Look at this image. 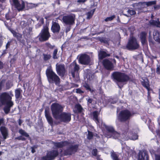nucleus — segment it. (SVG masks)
Instances as JSON below:
<instances>
[{
  "label": "nucleus",
  "instance_id": "obj_1",
  "mask_svg": "<svg viewBox=\"0 0 160 160\" xmlns=\"http://www.w3.org/2000/svg\"><path fill=\"white\" fill-rule=\"evenodd\" d=\"M13 94L12 91L9 92H2L0 95V106L1 105H5L3 110L5 114H8L10 112L11 108L14 105L12 101V97Z\"/></svg>",
  "mask_w": 160,
  "mask_h": 160
},
{
  "label": "nucleus",
  "instance_id": "obj_2",
  "mask_svg": "<svg viewBox=\"0 0 160 160\" xmlns=\"http://www.w3.org/2000/svg\"><path fill=\"white\" fill-rule=\"evenodd\" d=\"M112 76L119 87L121 88L123 86V83H126L130 79L129 76L125 73L115 71L113 72Z\"/></svg>",
  "mask_w": 160,
  "mask_h": 160
},
{
  "label": "nucleus",
  "instance_id": "obj_3",
  "mask_svg": "<svg viewBox=\"0 0 160 160\" xmlns=\"http://www.w3.org/2000/svg\"><path fill=\"white\" fill-rule=\"evenodd\" d=\"M46 74L48 80L50 83H54L56 85H58L60 84V78L53 71L51 68H48L46 69Z\"/></svg>",
  "mask_w": 160,
  "mask_h": 160
},
{
  "label": "nucleus",
  "instance_id": "obj_4",
  "mask_svg": "<svg viewBox=\"0 0 160 160\" xmlns=\"http://www.w3.org/2000/svg\"><path fill=\"white\" fill-rule=\"evenodd\" d=\"M51 36L49 32L48 25L46 24L43 26L41 32L37 37L40 42H44L48 41Z\"/></svg>",
  "mask_w": 160,
  "mask_h": 160
},
{
  "label": "nucleus",
  "instance_id": "obj_5",
  "mask_svg": "<svg viewBox=\"0 0 160 160\" xmlns=\"http://www.w3.org/2000/svg\"><path fill=\"white\" fill-rule=\"evenodd\" d=\"M51 109L53 117L58 120L59 115L62 112L63 107L59 104L54 102L51 105Z\"/></svg>",
  "mask_w": 160,
  "mask_h": 160
},
{
  "label": "nucleus",
  "instance_id": "obj_6",
  "mask_svg": "<svg viewBox=\"0 0 160 160\" xmlns=\"http://www.w3.org/2000/svg\"><path fill=\"white\" fill-rule=\"evenodd\" d=\"M79 145L76 144L74 145H71L69 147L64 150L62 152V149H60V154L61 157L67 156L68 155H72L74 154L77 152L78 149Z\"/></svg>",
  "mask_w": 160,
  "mask_h": 160
},
{
  "label": "nucleus",
  "instance_id": "obj_7",
  "mask_svg": "<svg viewBox=\"0 0 160 160\" xmlns=\"http://www.w3.org/2000/svg\"><path fill=\"white\" fill-rule=\"evenodd\" d=\"M132 116L131 112L127 109L121 111L119 113L118 116V121L121 122H128Z\"/></svg>",
  "mask_w": 160,
  "mask_h": 160
},
{
  "label": "nucleus",
  "instance_id": "obj_8",
  "mask_svg": "<svg viewBox=\"0 0 160 160\" xmlns=\"http://www.w3.org/2000/svg\"><path fill=\"white\" fill-rule=\"evenodd\" d=\"M139 44L136 38L132 37L129 39L126 47L127 49L131 50L137 49L139 48Z\"/></svg>",
  "mask_w": 160,
  "mask_h": 160
},
{
  "label": "nucleus",
  "instance_id": "obj_9",
  "mask_svg": "<svg viewBox=\"0 0 160 160\" xmlns=\"http://www.w3.org/2000/svg\"><path fill=\"white\" fill-rule=\"evenodd\" d=\"M59 154L57 149L52 150L48 152L46 155L42 157V160H53Z\"/></svg>",
  "mask_w": 160,
  "mask_h": 160
},
{
  "label": "nucleus",
  "instance_id": "obj_10",
  "mask_svg": "<svg viewBox=\"0 0 160 160\" xmlns=\"http://www.w3.org/2000/svg\"><path fill=\"white\" fill-rule=\"evenodd\" d=\"M76 16L75 14L71 13L64 16L62 18L63 22L66 25H72L75 23Z\"/></svg>",
  "mask_w": 160,
  "mask_h": 160
},
{
  "label": "nucleus",
  "instance_id": "obj_11",
  "mask_svg": "<svg viewBox=\"0 0 160 160\" xmlns=\"http://www.w3.org/2000/svg\"><path fill=\"white\" fill-rule=\"evenodd\" d=\"M58 118V119L61 122L67 123L70 122L71 119V114L69 112H62Z\"/></svg>",
  "mask_w": 160,
  "mask_h": 160
},
{
  "label": "nucleus",
  "instance_id": "obj_12",
  "mask_svg": "<svg viewBox=\"0 0 160 160\" xmlns=\"http://www.w3.org/2000/svg\"><path fill=\"white\" fill-rule=\"evenodd\" d=\"M80 69L79 65L76 62L74 61L70 65L69 68V72L71 73L72 76L73 78L75 77V73H78Z\"/></svg>",
  "mask_w": 160,
  "mask_h": 160
},
{
  "label": "nucleus",
  "instance_id": "obj_13",
  "mask_svg": "<svg viewBox=\"0 0 160 160\" xmlns=\"http://www.w3.org/2000/svg\"><path fill=\"white\" fill-rule=\"evenodd\" d=\"M79 63L82 65H88L91 62V59L89 55L84 53L80 55L79 58Z\"/></svg>",
  "mask_w": 160,
  "mask_h": 160
},
{
  "label": "nucleus",
  "instance_id": "obj_14",
  "mask_svg": "<svg viewBox=\"0 0 160 160\" xmlns=\"http://www.w3.org/2000/svg\"><path fill=\"white\" fill-rule=\"evenodd\" d=\"M102 64L105 69L108 70H113L114 66L112 62L108 59H105L103 60Z\"/></svg>",
  "mask_w": 160,
  "mask_h": 160
},
{
  "label": "nucleus",
  "instance_id": "obj_15",
  "mask_svg": "<svg viewBox=\"0 0 160 160\" xmlns=\"http://www.w3.org/2000/svg\"><path fill=\"white\" fill-rule=\"evenodd\" d=\"M12 1L14 6L18 11H21L24 8L25 3L22 0L19 1L18 0H12Z\"/></svg>",
  "mask_w": 160,
  "mask_h": 160
},
{
  "label": "nucleus",
  "instance_id": "obj_16",
  "mask_svg": "<svg viewBox=\"0 0 160 160\" xmlns=\"http://www.w3.org/2000/svg\"><path fill=\"white\" fill-rule=\"evenodd\" d=\"M56 71L57 74L60 76L63 77L66 72L65 66L64 64H59L56 65Z\"/></svg>",
  "mask_w": 160,
  "mask_h": 160
},
{
  "label": "nucleus",
  "instance_id": "obj_17",
  "mask_svg": "<svg viewBox=\"0 0 160 160\" xmlns=\"http://www.w3.org/2000/svg\"><path fill=\"white\" fill-rule=\"evenodd\" d=\"M52 144L56 148H61L69 145L71 143L67 141H64L60 142H55L52 141Z\"/></svg>",
  "mask_w": 160,
  "mask_h": 160
},
{
  "label": "nucleus",
  "instance_id": "obj_18",
  "mask_svg": "<svg viewBox=\"0 0 160 160\" xmlns=\"http://www.w3.org/2000/svg\"><path fill=\"white\" fill-rule=\"evenodd\" d=\"M60 27L59 24L56 22L52 21L51 27V30L53 33H58L60 30Z\"/></svg>",
  "mask_w": 160,
  "mask_h": 160
},
{
  "label": "nucleus",
  "instance_id": "obj_19",
  "mask_svg": "<svg viewBox=\"0 0 160 160\" xmlns=\"http://www.w3.org/2000/svg\"><path fill=\"white\" fill-rule=\"evenodd\" d=\"M0 132L4 139H6L8 136V130L5 126H2L0 127Z\"/></svg>",
  "mask_w": 160,
  "mask_h": 160
},
{
  "label": "nucleus",
  "instance_id": "obj_20",
  "mask_svg": "<svg viewBox=\"0 0 160 160\" xmlns=\"http://www.w3.org/2000/svg\"><path fill=\"white\" fill-rule=\"evenodd\" d=\"M45 115L47 121L49 124L51 126L53 124V120L51 116L49 111L48 110L45 109Z\"/></svg>",
  "mask_w": 160,
  "mask_h": 160
},
{
  "label": "nucleus",
  "instance_id": "obj_21",
  "mask_svg": "<svg viewBox=\"0 0 160 160\" xmlns=\"http://www.w3.org/2000/svg\"><path fill=\"white\" fill-rule=\"evenodd\" d=\"M110 56V54L102 50H100L98 53V59L100 60H102L107 57H109Z\"/></svg>",
  "mask_w": 160,
  "mask_h": 160
},
{
  "label": "nucleus",
  "instance_id": "obj_22",
  "mask_svg": "<svg viewBox=\"0 0 160 160\" xmlns=\"http://www.w3.org/2000/svg\"><path fill=\"white\" fill-rule=\"evenodd\" d=\"M10 31L13 34L14 37L16 38L18 41L22 43L24 42L25 41L24 40H21L22 38V35L21 34L16 32L15 30H11Z\"/></svg>",
  "mask_w": 160,
  "mask_h": 160
},
{
  "label": "nucleus",
  "instance_id": "obj_23",
  "mask_svg": "<svg viewBox=\"0 0 160 160\" xmlns=\"http://www.w3.org/2000/svg\"><path fill=\"white\" fill-rule=\"evenodd\" d=\"M149 156L146 152H140L138 156V160H148Z\"/></svg>",
  "mask_w": 160,
  "mask_h": 160
},
{
  "label": "nucleus",
  "instance_id": "obj_24",
  "mask_svg": "<svg viewBox=\"0 0 160 160\" xmlns=\"http://www.w3.org/2000/svg\"><path fill=\"white\" fill-rule=\"evenodd\" d=\"M147 33L145 31L142 32L140 34V38L142 45H145L147 42L146 36Z\"/></svg>",
  "mask_w": 160,
  "mask_h": 160
},
{
  "label": "nucleus",
  "instance_id": "obj_25",
  "mask_svg": "<svg viewBox=\"0 0 160 160\" xmlns=\"http://www.w3.org/2000/svg\"><path fill=\"white\" fill-rule=\"evenodd\" d=\"M22 90L20 88L16 89L15 90V96L16 99H20L22 97Z\"/></svg>",
  "mask_w": 160,
  "mask_h": 160
},
{
  "label": "nucleus",
  "instance_id": "obj_26",
  "mask_svg": "<svg viewBox=\"0 0 160 160\" xmlns=\"http://www.w3.org/2000/svg\"><path fill=\"white\" fill-rule=\"evenodd\" d=\"M154 39L158 43H160V32L158 30H155L153 33Z\"/></svg>",
  "mask_w": 160,
  "mask_h": 160
},
{
  "label": "nucleus",
  "instance_id": "obj_27",
  "mask_svg": "<svg viewBox=\"0 0 160 160\" xmlns=\"http://www.w3.org/2000/svg\"><path fill=\"white\" fill-rule=\"evenodd\" d=\"M139 4L142 5H146L147 6H150L154 5H156V1H149L148 2H140L139 3Z\"/></svg>",
  "mask_w": 160,
  "mask_h": 160
},
{
  "label": "nucleus",
  "instance_id": "obj_28",
  "mask_svg": "<svg viewBox=\"0 0 160 160\" xmlns=\"http://www.w3.org/2000/svg\"><path fill=\"white\" fill-rule=\"evenodd\" d=\"M19 133L22 136L25 137H26L30 139L31 138L30 137L29 135L24 130L20 129L19 130Z\"/></svg>",
  "mask_w": 160,
  "mask_h": 160
},
{
  "label": "nucleus",
  "instance_id": "obj_29",
  "mask_svg": "<svg viewBox=\"0 0 160 160\" xmlns=\"http://www.w3.org/2000/svg\"><path fill=\"white\" fill-rule=\"evenodd\" d=\"M86 100L87 101V105H89L90 104L91 105H94L96 103V102L94 101L92 98H86Z\"/></svg>",
  "mask_w": 160,
  "mask_h": 160
},
{
  "label": "nucleus",
  "instance_id": "obj_30",
  "mask_svg": "<svg viewBox=\"0 0 160 160\" xmlns=\"http://www.w3.org/2000/svg\"><path fill=\"white\" fill-rule=\"evenodd\" d=\"M92 115L93 117V119L95 121L99 122L98 119V116L99 115V113L98 111H94L92 112Z\"/></svg>",
  "mask_w": 160,
  "mask_h": 160
},
{
  "label": "nucleus",
  "instance_id": "obj_31",
  "mask_svg": "<svg viewBox=\"0 0 160 160\" xmlns=\"http://www.w3.org/2000/svg\"><path fill=\"white\" fill-rule=\"evenodd\" d=\"M75 108L77 109L76 112L78 113H81L83 110V108L80 104L76 105Z\"/></svg>",
  "mask_w": 160,
  "mask_h": 160
},
{
  "label": "nucleus",
  "instance_id": "obj_32",
  "mask_svg": "<svg viewBox=\"0 0 160 160\" xmlns=\"http://www.w3.org/2000/svg\"><path fill=\"white\" fill-rule=\"evenodd\" d=\"M105 128L107 132L111 134H112L115 130L113 128L112 126H105Z\"/></svg>",
  "mask_w": 160,
  "mask_h": 160
},
{
  "label": "nucleus",
  "instance_id": "obj_33",
  "mask_svg": "<svg viewBox=\"0 0 160 160\" xmlns=\"http://www.w3.org/2000/svg\"><path fill=\"white\" fill-rule=\"evenodd\" d=\"M43 59L44 61H47L49 60L51 58V56L50 54H43Z\"/></svg>",
  "mask_w": 160,
  "mask_h": 160
},
{
  "label": "nucleus",
  "instance_id": "obj_34",
  "mask_svg": "<svg viewBox=\"0 0 160 160\" xmlns=\"http://www.w3.org/2000/svg\"><path fill=\"white\" fill-rule=\"evenodd\" d=\"M95 9H93L87 12V18L90 19L92 17V16H93L95 11Z\"/></svg>",
  "mask_w": 160,
  "mask_h": 160
},
{
  "label": "nucleus",
  "instance_id": "obj_35",
  "mask_svg": "<svg viewBox=\"0 0 160 160\" xmlns=\"http://www.w3.org/2000/svg\"><path fill=\"white\" fill-rule=\"evenodd\" d=\"M111 157L113 160H119L118 156L115 152H113L112 153Z\"/></svg>",
  "mask_w": 160,
  "mask_h": 160
},
{
  "label": "nucleus",
  "instance_id": "obj_36",
  "mask_svg": "<svg viewBox=\"0 0 160 160\" xmlns=\"http://www.w3.org/2000/svg\"><path fill=\"white\" fill-rule=\"evenodd\" d=\"M88 133L87 135V139L89 140L92 139L94 136L93 132L89 130L88 131Z\"/></svg>",
  "mask_w": 160,
  "mask_h": 160
},
{
  "label": "nucleus",
  "instance_id": "obj_37",
  "mask_svg": "<svg viewBox=\"0 0 160 160\" xmlns=\"http://www.w3.org/2000/svg\"><path fill=\"white\" fill-rule=\"evenodd\" d=\"M142 84L144 87L148 91H149L150 88L149 84L148 82L145 81H144L142 82Z\"/></svg>",
  "mask_w": 160,
  "mask_h": 160
},
{
  "label": "nucleus",
  "instance_id": "obj_38",
  "mask_svg": "<svg viewBox=\"0 0 160 160\" xmlns=\"http://www.w3.org/2000/svg\"><path fill=\"white\" fill-rule=\"evenodd\" d=\"M83 86L87 90H89L92 93L93 92V90L90 88L89 85L87 83H85L83 85Z\"/></svg>",
  "mask_w": 160,
  "mask_h": 160
},
{
  "label": "nucleus",
  "instance_id": "obj_39",
  "mask_svg": "<svg viewBox=\"0 0 160 160\" xmlns=\"http://www.w3.org/2000/svg\"><path fill=\"white\" fill-rule=\"evenodd\" d=\"M98 39L101 42H103L106 44H107L108 43V40H106V38L104 37H98Z\"/></svg>",
  "mask_w": 160,
  "mask_h": 160
},
{
  "label": "nucleus",
  "instance_id": "obj_40",
  "mask_svg": "<svg viewBox=\"0 0 160 160\" xmlns=\"http://www.w3.org/2000/svg\"><path fill=\"white\" fill-rule=\"evenodd\" d=\"M58 49L56 48L54 50L52 53V58L53 59H57L58 57L57 56Z\"/></svg>",
  "mask_w": 160,
  "mask_h": 160
},
{
  "label": "nucleus",
  "instance_id": "obj_41",
  "mask_svg": "<svg viewBox=\"0 0 160 160\" xmlns=\"http://www.w3.org/2000/svg\"><path fill=\"white\" fill-rule=\"evenodd\" d=\"M112 136L114 138L116 139L120 136V134L114 130V132L112 134Z\"/></svg>",
  "mask_w": 160,
  "mask_h": 160
},
{
  "label": "nucleus",
  "instance_id": "obj_42",
  "mask_svg": "<svg viewBox=\"0 0 160 160\" xmlns=\"http://www.w3.org/2000/svg\"><path fill=\"white\" fill-rule=\"evenodd\" d=\"M115 18V15H113L111 17L106 18L104 19V21L106 22L111 21H112L113 19Z\"/></svg>",
  "mask_w": 160,
  "mask_h": 160
},
{
  "label": "nucleus",
  "instance_id": "obj_43",
  "mask_svg": "<svg viewBox=\"0 0 160 160\" xmlns=\"http://www.w3.org/2000/svg\"><path fill=\"white\" fill-rule=\"evenodd\" d=\"M12 86V84L11 83V82H6V88L7 90H8L11 88Z\"/></svg>",
  "mask_w": 160,
  "mask_h": 160
},
{
  "label": "nucleus",
  "instance_id": "obj_44",
  "mask_svg": "<svg viewBox=\"0 0 160 160\" xmlns=\"http://www.w3.org/2000/svg\"><path fill=\"white\" fill-rule=\"evenodd\" d=\"M38 4H34L32 3H29V7L31 8H36L37 7L38 5Z\"/></svg>",
  "mask_w": 160,
  "mask_h": 160
},
{
  "label": "nucleus",
  "instance_id": "obj_45",
  "mask_svg": "<svg viewBox=\"0 0 160 160\" xmlns=\"http://www.w3.org/2000/svg\"><path fill=\"white\" fill-rule=\"evenodd\" d=\"M158 18L157 19V20H152L151 22H150V24L151 25L156 26H157L158 22Z\"/></svg>",
  "mask_w": 160,
  "mask_h": 160
},
{
  "label": "nucleus",
  "instance_id": "obj_46",
  "mask_svg": "<svg viewBox=\"0 0 160 160\" xmlns=\"http://www.w3.org/2000/svg\"><path fill=\"white\" fill-rule=\"evenodd\" d=\"M128 14L131 15H134L136 14V12L133 10H128Z\"/></svg>",
  "mask_w": 160,
  "mask_h": 160
},
{
  "label": "nucleus",
  "instance_id": "obj_47",
  "mask_svg": "<svg viewBox=\"0 0 160 160\" xmlns=\"http://www.w3.org/2000/svg\"><path fill=\"white\" fill-rule=\"evenodd\" d=\"M92 154L94 156H97V155L98 153V150L96 148L93 149L92 150Z\"/></svg>",
  "mask_w": 160,
  "mask_h": 160
},
{
  "label": "nucleus",
  "instance_id": "obj_48",
  "mask_svg": "<svg viewBox=\"0 0 160 160\" xmlns=\"http://www.w3.org/2000/svg\"><path fill=\"white\" fill-rule=\"evenodd\" d=\"M76 92L77 93L79 94H82L84 92V91L82 90L80 88H78L76 89Z\"/></svg>",
  "mask_w": 160,
  "mask_h": 160
},
{
  "label": "nucleus",
  "instance_id": "obj_49",
  "mask_svg": "<svg viewBox=\"0 0 160 160\" xmlns=\"http://www.w3.org/2000/svg\"><path fill=\"white\" fill-rule=\"evenodd\" d=\"M16 61V58H15L14 57L12 58L10 61L11 65L15 63Z\"/></svg>",
  "mask_w": 160,
  "mask_h": 160
},
{
  "label": "nucleus",
  "instance_id": "obj_50",
  "mask_svg": "<svg viewBox=\"0 0 160 160\" xmlns=\"http://www.w3.org/2000/svg\"><path fill=\"white\" fill-rule=\"evenodd\" d=\"M37 148V147L35 145L34 146L32 147H31V149H32L31 152L32 153H33L36 152V150H35V148Z\"/></svg>",
  "mask_w": 160,
  "mask_h": 160
},
{
  "label": "nucleus",
  "instance_id": "obj_51",
  "mask_svg": "<svg viewBox=\"0 0 160 160\" xmlns=\"http://www.w3.org/2000/svg\"><path fill=\"white\" fill-rule=\"evenodd\" d=\"M18 139L19 140H21L23 141H25L26 140V138L22 136H20L18 138Z\"/></svg>",
  "mask_w": 160,
  "mask_h": 160
},
{
  "label": "nucleus",
  "instance_id": "obj_52",
  "mask_svg": "<svg viewBox=\"0 0 160 160\" xmlns=\"http://www.w3.org/2000/svg\"><path fill=\"white\" fill-rule=\"evenodd\" d=\"M68 26L66 27V32H69L71 29V25H68Z\"/></svg>",
  "mask_w": 160,
  "mask_h": 160
},
{
  "label": "nucleus",
  "instance_id": "obj_53",
  "mask_svg": "<svg viewBox=\"0 0 160 160\" xmlns=\"http://www.w3.org/2000/svg\"><path fill=\"white\" fill-rule=\"evenodd\" d=\"M11 41H8L7 43L6 44V49H8V48H9L10 46L11 45Z\"/></svg>",
  "mask_w": 160,
  "mask_h": 160
},
{
  "label": "nucleus",
  "instance_id": "obj_54",
  "mask_svg": "<svg viewBox=\"0 0 160 160\" xmlns=\"http://www.w3.org/2000/svg\"><path fill=\"white\" fill-rule=\"evenodd\" d=\"M47 46L49 48H50L51 49H53L54 47V46L52 45L50 43H48L47 44Z\"/></svg>",
  "mask_w": 160,
  "mask_h": 160
},
{
  "label": "nucleus",
  "instance_id": "obj_55",
  "mask_svg": "<svg viewBox=\"0 0 160 160\" xmlns=\"http://www.w3.org/2000/svg\"><path fill=\"white\" fill-rule=\"evenodd\" d=\"M4 118H2L0 119V126L2 124H4Z\"/></svg>",
  "mask_w": 160,
  "mask_h": 160
},
{
  "label": "nucleus",
  "instance_id": "obj_56",
  "mask_svg": "<svg viewBox=\"0 0 160 160\" xmlns=\"http://www.w3.org/2000/svg\"><path fill=\"white\" fill-rule=\"evenodd\" d=\"M5 17L7 20H9L11 19V17L9 16L8 14H6L5 15Z\"/></svg>",
  "mask_w": 160,
  "mask_h": 160
},
{
  "label": "nucleus",
  "instance_id": "obj_57",
  "mask_svg": "<svg viewBox=\"0 0 160 160\" xmlns=\"http://www.w3.org/2000/svg\"><path fill=\"white\" fill-rule=\"evenodd\" d=\"M156 72L158 74H160V68L158 67L156 68Z\"/></svg>",
  "mask_w": 160,
  "mask_h": 160
},
{
  "label": "nucleus",
  "instance_id": "obj_58",
  "mask_svg": "<svg viewBox=\"0 0 160 160\" xmlns=\"http://www.w3.org/2000/svg\"><path fill=\"white\" fill-rule=\"evenodd\" d=\"M4 67V64L2 61H0V69H2Z\"/></svg>",
  "mask_w": 160,
  "mask_h": 160
},
{
  "label": "nucleus",
  "instance_id": "obj_59",
  "mask_svg": "<svg viewBox=\"0 0 160 160\" xmlns=\"http://www.w3.org/2000/svg\"><path fill=\"white\" fill-rule=\"evenodd\" d=\"M87 0H78L77 1V2L79 3H83L86 2Z\"/></svg>",
  "mask_w": 160,
  "mask_h": 160
},
{
  "label": "nucleus",
  "instance_id": "obj_60",
  "mask_svg": "<svg viewBox=\"0 0 160 160\" xmlns=\"http://www.w3.org/2000/svg\"><path fill=\"white\" fill-rule=\"evenodd\" d=\"M39 22H41V24L39 25V27H40L41 26V25L42 24H43L44 23V19L43 18H41L40 21H39Z\"/></svg>",
  "mask_w": 160,
  "mask_h": 160
},
{
  "label": "nucleus",
  "instance_id": "obj_61",
  "mask_svg": "<svg viewBox=\"0 0 160 160\" xmlns=\"http://www.w3.org/2000/svg\"><path fill=\"white\" fill-rule=\"evenodd\" d=\"M5 24L9 30H11L10 27L8 25V23L7 22H5Z\"/></svg>",
  "mask_w": 160,
  "mask_h": 160
},
{
  "label": "nucleus",
  "instance_id": "obj_62",
  "mask_svg": "<svg viewBox=\"0 0 160 160\" xmlns=\"http://www.w3.org/2000/svg\"><path fill=\"white\" fill-rule=\"evenodd\" d=\"M78 87V85L77 84H75L74 83H72V87L74 88H77Z\"/></svg>",
  "mask_w": 160,
  "mask_h": 160
},
{
  "label": "nucleus",
  "instance_id": "obj_63",
  "mask_svg": "<svg viewBox=\"0 0 160 160\" xmlns=\"http://www.w3.org/2000/svg\"><path fill=\"white\" fill-rule=\"evenodd\" d=\"M96 157V158L97 160H102V159L100 158V155H97V156Z\"/></svg>",
  "mask_w": 160,
  "mask_h": 160
},
{
  "label": "nucleus",
  "instance_id": "obj_64",
  "mask_svg": "<svg viewBox=\"0 0 160 160\" xmlns=\"http://www.w3.org/2000/svg\"><path fill=\"white\" fill-rule=\"evenodd\" d=\"M157 27H159L160 28V22L159 21V19H158V22L157 25Z\"/></svg>",
  "mask_w": 160,
  "mask_h": 160
}]
</instances>
